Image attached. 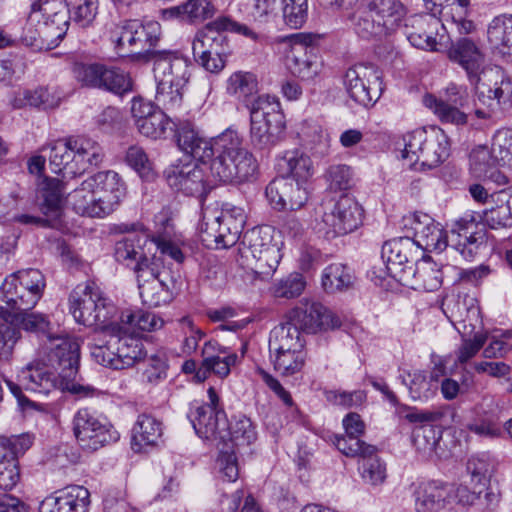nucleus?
I'll list each match as a JSON object with an SVG mask.
<instances>
[{"mask_svg":"<svg viewBox=\"0 0 512 512\" xmlns=\"http://www.w3.org/2000/svg\"><path fill=\"white\" fill-rule=\"evenodd\" d=\"M210 176L219 183H241L254 175L257 164L237 131L227 129L214 138V156L208 161Z\"/></svg>","mask_w":512,"mask_h":512,"instance_id":"nucleus-1","label":"nucleus"},{"mask_svg":"<svg viewBox=\"0 0 512 512\" xmlns=\"http://www.w3.org/2000/svg\"><path fill=\"white\" fill-rule=\"evenodd\" d=\"M48 151L51 171L63 178L82 175L91 167L99 166L105 157L101 145L87 136H71L50 143Z\"/></svg>","mask_w":512,"mask_h":512,"instance_id":"nucleus-2","label":"nucleus"},{"mask_svg":"<svg viewBox=\"0 0 512 512\" xmlns=\"http://www.w3.org/2000/svg\"><path fill=\"white\" fill-rule=\"evenodd\" d=\"M238 253V262L243 268L261 279L270 277L280 261V250L273 242L272 227L257 226L245 232Z\"/></svg>","mask_w":512,"mask_h":512,"instance_id":"nucleus-3","label":"nucleus"},{"mask_svg":"<svg viewBox=\"0 0 512 512\" xmlns=\"http://www.w3.org/2000/svg\"><path fill=\"white\" fill-rule=\"evenodd\" d=\"M250 138L254 148L268 152L284 137L285 117L275 97L261 95L248 105Z\"/></svg>","mask_w":512,"mask_h":512,"instance_id":"nucleus-4","label":"nucleus"},{"mask_svg":"<svg viewBox=\"0 0 512 512\" xmlns=\"http://www.w3.org/2000/svg\"><path fill=\"white\" fill-rule=\"evenodd\" d=\"M69 303L70 312L79 324L104 329L114 323L111 320L116 315V306L93 282L77 285L69 296Z\"/></svg>","mask_w":512,"mask_h":512,"instance_id":"nucleus-5","label":"nucleus"},{"mask_svg":"<svg viewBox=\"0 0 512 512\" xmlns=\"http://www.w3.org/2000/svg\"><path fill=\"white\" fill-rule=\"evenodd\" d=\"M448 156V137L442 129L436 127L408 134L402 151V158L409 161L411 167L420 164L422 168L428 169L439 166Z\"/></svg>","mask_w":512,"mask_h":512,"instance_id":"nucleus-6","label":"nucleus"},{"mask_svg":"<svg viewBox=\"0 0 512 512\" xmlns=\"http://www.w3.org/2000/svg\"><path fill=\"white\" fill-rule=\"evenodd\" d=\"M320 209L322 229L327 237L343 236L355 231L364 217L362 206L348 194H342L338 199H324Z\"/></svg>","mask_w":512,"mask_h":512,"instance_id":"nucleus-7","label":"nucleus"},{"mask_svg":"<svg viewBox=\"0 0 512 512\" xmlns=\"http://www.w3.org/2000/svg\"><path fill=\"white\" fill-rule=\"evenodd\" d=\"M225 31L242 34L251 39L257 38L256 33L247 25L240 24L228 16H220L195 35L192 43L193 57L230 53L228 39L223 34Z\"/></svg>","mask_w":512,"mask_h":512,"instance_id":"nucleus-8","label":"nucleus"},{"mask_svg":"<svg viewBox=\"0 0 512 512\" xmlns=\"http://www.w3.org/2000/svg\"><path fill=\"white\" fill-rule=\"evenodd\" d=\"M72 425L77 443L87 451H96L119 439V433L111 423L88 409L77 411Z\"/></svg>","mask_w":512,"mask_h":512,"instance_id":"nucleus-9","label":"nucleus"},{"mask_svg":"<svg viewBox=\"0 0 512 512\" xmlns=\"http://www.w3.org/2000/svg\"><path fill=\"white\" fill-rule=\"evenodd\" d=\"M344 85L349 97L364 107L373 106L383 91L381 72L370 64L350 67L344 75Z\"/></svg>","mask_w":512,"mask_h":512,"instance_id":"nucleus-10","label":"nucleus"},{"mask_svg":"<svg viewBox=\"0 0 512 512\" xmlns=\"http://www.w3.org/2000/svg\"><path fill=\"white\" fill-rule=\"evenodd\" d=\"M418 256L419 250L410 237L386 241L381 250L387 273L403 286L411 284L412 269L418 261Z\"/></svg>","mask_w":512,"mask_h":512,"instance_id":"nucleus-11","label":"nucleus"},{"mask_svg":"<svg viewBox=\"0 0 512 512\" xmlns=\"http://www.w3.org/2000/svg\"><path fill=\"white\" fill-rule=\"evenodd\" d=\"M209 403L190 409L188 418L193 425L196 434L206 440H224L223 433L228 425L226 414L220 407L219 396L214 389H208Z\"/></svg>","mask_w":512,"mask_h":512,"instance_id":"nucleus-12","label":"nucleus"},{"mask_svg":"<svg viewBox=\"0 0 512 512\" xmlns=\"http://www.w3.org/2000/svg\"><path fill=\"white\" fill-rule=\"evenodd\" d=\"M289 320L302 332L316 334L341 327L338 315L318 301L302 299L289 312Z\"/></svg>","mask_w":512,"mask_h":512,"instance_id":"nucleus-13","label":"nucleus"},{"mask_svg":"<svg viewBox=\"0 0 512 512\" xmlns=\"http://www.w3.org/2000/svg\"><path fill=\"white\" fill-rule=\"evenodd\" d=\"M156 82L184 88L191 77V62L177 52L161 50L151 52Z\"/></svg>","mask_w":512,"mask_h":512,"instance_id":"nucleus-14","label":"nucleus"},{"mask_svg":"<svg viewBox=\"0 0 512 512\" xmlns=\"http://www.w3.org/2000/svg\"><path fill=\"white\" fill-rule=\"evenodd\" d=\"M305 185L289 177L280 176L267 185L265 195L276 210H298L308 201Z\"/></svg>","mask_w":512,"mask_h":512,"instance_id":"nucleus-15","label":"nucleus"},{"mask_svg":"<svg viewBox=\"0 0 512 512\" xmlns=\"http://www.w3.org/2000/svg\"><path fill=\"white\" fill-rule=\"evenodd\" d=\"M37 12L42 16L43 34L51 36L58 44L67 33L70 24V9L65 0H38L31 6L32 18Z\"/></svg>","mask_w":512,"mask_h":512,"instance_id":"nucleus-16","label":"nucleus"},{"mask_svg":"<svg viewBox=\"0 0 512 512\" xmlns=\"http://www.w3.org/2000/svg\"><path fill=\"white\" fill-rule=\"evenodd\" d=\"M165 174L168 185L187 196H203L210 188L204 169L195 163L172 166Z\"/></svg>","mask_w":512,"mask_h":512,"instance_id":"nucleus-17","label":"nucleus"},{"mask_svg":"<svg viewBox=\"0 0 512 512\" xmlns=\"http://www.w3.org/2000/svg\"><path fill=\"white\" fill-rule=\"evenodd\" d=\"M105 216L119 206L126 194L125 184L115 171H101L88 178Z\"/></svg>","mask_w":512,"mask_h":512,"instance_id":"nucleus-18","label":"nucleus"},{"mask_svg":"<svg viewBox=\"0 0 512 512\" xmlns=\"http://www.w3.org/2000/svg\"><path fill=\"white\" fill-rule=\"evenodd\" d=\"M52 342L49 361L59 369L58 376L62 379H74L78 373L80 345L73 337L50 338Z\"/></svg>","mask_w":512,"mask_h":512,"instance_id":"nucleus-19","label":"nucleus"},{"mask_svg":"<svg viewBox=\"0 0 512 512\" xmlns=\"http://www.w3.org/2000/svg\"><path fill=\"white\" fill-rule=\"evenodd\" d=\"M106 332L114 333L111 344H117L116 369H124L144 360L146 352L141 339L121 326L119 323H111L106 327Z\"/></svg>","mask_w":512,"mask_h":512,"instance_id":"nucleus-20","label":"nucleus"},{"mask_svg":"<svg viewBox=\"0 0 512 512\" xmlns=\"http://www.w3.org/2000/svg\"><path fill=\"white\" fill-rule=\"evenodd\" d=\"M447 53L451 61L466 71L470 83L477 88L484 64V54L478 45L471 38L463 37L452 42Z\"/></svg>","mask_w":512,"mask_h":512,"instance_id":"nucleus-21","label":"nucleus"},{"mask_svg":"<svg viewBox=\"0 0 512 512\" xmlns=\"http://www.w3.org/2000/svg\"><path fill=\"white\" fill-rule=\"evenodd\" d=\"M90 493L78 485L68 486L46 497L40 504V512H87Z\"/></svg>","mask_w":512,"mask_h":512,"instance_id":"nucleus-22","label":"nucleus"},{"mask_svg":"<svg viewBox=\"0 0 512 512\" xmlns=\"http://www.w3.org/2000/svg\"><path fill=\"white\" fill-rule=\"evenodd\" d=\"M176 140L184 153L201 162L203 166H207L208 161L214 156V138L208 140L200 136L190 122L176 125Z\"/></svg>","mask_w":512,"mask_h":512,"instance_id":"nucleus-23","label":"nucleus"},{"mask_svg":"<svg viewBox=\"0 0 512 512\" xmlns=\"http://www.w3.org/2000/svg\"><path fill=\"white\" fill-rule=\"evenodd\" d=\"M15 279L6 277L0 286V318L9 319L18 311H30L37 304V296L22 292Z\"/></svg>","mask_w":512,"mask_h":512,"instance_id":"nucleus-24","label":"nucleus"},{"mask_svg":"<svg viewBox=\"0 0 512 512\" xmlns=\"http://www.w3.org/2000/svg\"><path fill=\"white\" fill-rule=\"evenodd\" d=\"M412 229L415 246L425 251H442L446 248V235L438 223L427 214L414 215L412 218Z\"/></svg>","mask_w":512,"mask_h":512,"instance_id":"nucleus-25","label":"nucleus"},{"mask_svg":"<svg viewBox=\"0 0 512 512\" xmlns=\"http://www.w3.org/2000/svg\"><path fill=\"white\" fill-rule=\"evenodd\" d=\"M453 484L431 481L419 487L416 492L418 512H439L452 505Z\"/></svg>","mask_w":512,"mask_h":512,"instance_id":"nucleus-26","label":"nucleus"},{"mask_svg":"<svg viewBox=\"0 0 512 512\" xmlns=\"http://www.w3.org/2000/svg\"><path fill=\"white\" fill-rule=\"evenodd\" d=\"M17 380L25 390L44 395L54 391L58 385V376L40 362H33L22 368Z\"/></svg>","mask_w":512,"mask_h":512,"instance_id":"nucleus-27","label":"nucleus"},{"mask_svg":"<svg viewBox=\"0 0 512 512\" xmlns=\"http://www.w3.org/2000/svg\"><path fill=\"white\" fill-rule=\"evenodd\" d=\"M140 296L145 305L159 307L168 304L173 298L175 280L169 272L162 269L160 277H150L138 285Z\"/></svg>","mask_w":512,"mask_h":512,"instance_id":"nucleus-28","label":"nucleus"},{"mask_svg":"<svg viewBox=\"0 0 512 512\" xmlns=\"http://www.w3.org/2000/svg\"><path fill=\"white\" fill-rule=\"evenodd\" d=\"M315 48L305 43H294L287 56V65L292 74L302 80L313 79L320 71L321 64Z\"/></svg>","mask_w":512,"mask_h":512,"instance_id":"nucleus-29","label":"nucleus"},{"mask_svg":"<svg viewBox=\"0 0 512 512\" xmlns=\"http://www.w3.org/2000/svg\"><path fill=\"white\" fill-rule=\"evenodd\" d=\"M487 39L494 52L512 62V15L494 17L488 25Z\"/></svg>","mask_w":512,"mask_h":512,"instance_id":"nucleus-30","label":"nucleus"},{"mask_svg":"<svg viewBox=\"0 0 512 512\" xmlns=\"http://www.w3.org/2000/svg\"><path fill=\"white\" fill-rule=\"evenodd\" d=\"M66 199L72 209L81 216L105 217L89 179L83 181L80 187L69 193Z\"/></svg>","mask_w":512,"mask_h":512,"instance_id":"nucleus-31","label":"nucleus"},{"mask_svg":"<svg viewBox=\"0 0 512 512\" xmlns=\"http://www.w3.org/2000/svg\"><path fill=\"white\" fill-rule=\"evenodd\" d=\"M163 434L162 423L149 414H141L133 428L132 447L140 452L146 446H156Z\"/></svg>","mask_w":512,"mask_h":512,"instance_id":"nucleus-32","label":"nucleus"},{"mask_svg":"<svg viewBox=\"0 0 512 512\" xmlns=\"http://www.w3.org/2000/svg\"><path fill=\"white\" fill-rule=\"evenodd\" d=\"M411 284L406 285L413 289L435 291L442 284V272L439 265L429 256H424L416 262L412 269Z\"/></svg>","mask_w":512,"mask_h":512,"instance_id":"nucleus-33","label":"nucleus"},{"mask_svg":"<svg viewBox=\"0 0 512 512\" xmlns=\"http://www.w3.org/2000/svg\"><path fill=\"white\" fill-rule=\"evenodd\" d=\"M368 12L374 13L393 32L401 25L407 8L401 0H367Z\"/></svg>","mask_w":512,"mask_h":512,"instance_id":"nucleus-34","label":"nucleus"},{"mask_svg":"<svg viewBox=\"0 0 512 512\" xmlns=\"http://www.w3.org/2000/svg\"><path fill=\"white\" fill-rule=\"evenodd\" d=\"M41 211L46 217L53 221L58 220L62 214V203L64 196V185L60 179L45 178L41 188Z\"/></svg>","mask_w":512,"mask_h":512,"instance_id":"nucleus-35","label":"nucleus"},{"mask_svg":"<svg viewBox=\"0 0 512 512\" xmlns=\"http://www.w3.org/2000/svg\"><path fill=\"white\" fill-rule=\"evenodd\" d=\"M303 348L301 330L292 321L289 320L288 323L275 328L272 332L269 341L271 354L273 352L304 351Z\"/></svg>","mask_w":512,"mask_h":512,"instance_id":"nucleus-36","label":"nucleus"},{"mask_svg":"<svg viewBox=\"0 0 512 512\" xmlns=\"http://www.w3.org/2000/svg\"><path fill=\"white\" fill-rule=\"evenodd\" d=\"M135 53L145 52L151 61V52H157L154 47L161 37V26L157 21H140L133 19Z\"/></svg>","mask_w":512,"mask_h":512,"instance_id":"nucleus-37","label":"nucleus"},{"mask_svg":"<svg viewBox=\"0 0 512 512\" xmlns=\"http://www.w3.org/2000/svg\"><path fill=\"white\" fill-rule=\"evenodd\" d=\"M351 20L355 33L365 40L380 39L393 32L379 18H376L374 13L368 12L366 7L363 11L354 13Z\"/></svg>","mask_w":512,"mask_h":512,"instance_id":"nucleus-38","label":"nucleus"},{"mask_svg":"<svg viewBox=\"0 0 512 512\" xmlns=\"http://www.w3.org/2000/svg\"><path fill=\"white\" fill-rule=\"evenodd\" d=\"M220 446L235 450V447L248 446L256 440L257 434L251 420L242 415L229 426V432L223 434Z\"/></svg>","mask_w":512,"mask_h":512,"instance_id":"nucleus-39","label":"nucleus"},{"mask_svg":"<svg viewBox=\"0 0 512 512\" xmlns=\"http://www.w3.org/2000/svg\"><path fill=\"white\" fill-rule=\"evenodd\" d=\"M118 323L138 336V331L151 332L160 329L164 321L152 312L126 310L121 313Z\"/></svg>","mask_w":512,"mask_h":512,"instance_id":"nucleus-40","label":"nucleus"},{"mask_svg":"<svg viewBox=\"0 0 512 512\" xmlns=\"http://www.w3.org/2000/svg\"><path fill=\"white\" fill-rule=\"evenodd\" d=\"M354 275L352 270L342 263H332L322 274V287L327 293L342 292L352 287Z\"/></svg>","mask_w":512,"mask_h":512,"instance_id":"nucleus-41","label":"nucleus"},{"mask_svg":"<svg viewBox=\"0 0 512 512\" xmlns=\"http://www.w3.org/2000/svg\"><path fill=\"white\" fill-rule=\"evenodd\" d=\"M108 34L118 56L127 57L135 54L133 19L122 20L113 24L109 28Z\"/></svg>","mask_w":512,"mask_h":512,"instance_id":"nucleus-42","label":"nucleus"},{"mask_svg":"<svg viewBox=\"0 0 512 512\" xmlns=\"http://www.w3.org/2000/svg\"><path fill=\"white\" fill-rule=\"evenodd\" d=\"M236 215L230 212H222L218 216V238L220 248H228L236 244L241 234L244 217L240 209H234Z\"/></svg>","mask_w":512,"mask_h":512,"instance_id":"nucleus-43","label":"nucleus"},{"mask_svg":"<svg viewBox=\"0 0 512 512\" xmlns=\"http://www.w3.org/2000/svg\"><path fill=\"white\" fill-rule=\"evenodd\" d=\"M107 326L96 334L94 343L90 346V352L93 359L100 365L116 369L117 344H111L114 333L106 332Z\"/></svg>","mask_w":512,"mask_h":512,"instance_id":"nucleus-44","label":"nucleus"},{"mask_svg":"<svg viewBox=\"0 0 512 512\" xmlns=\"http://www.w3.org/2000/svg\"><path fill=\"white\" fill-rule=\"evenodd\" d=\"M287 175L290 179L306 184L314 169L310 157L300 150L287 151L283 157Z\"/></svg>","mask_w":512,"mask_h":512,"instance_id":"nucleus-45","label":"nucleus"},{"mask_svg":"<svg viewBox=\"0 0 512 512\" xmlns=\"http://www.w3.org/2000/svg\"><path fill=\"white\" fill-rule=\"evenodd\" d=\"M109 66L101 63H75L73 74L82 86L103 90Z\"/></svg>","mask_w":512,"mask_h":512,"instance_id":"nucleus-46","label":"nucleus"},{"mask_svg":"<svg viewBox=\"0 0 512 512\" xmlns=\"http://www.w3.org/2000/svg\"><path fill=\"white\" fill-rule=\"evenodd\" d=\"M170 11L184 21L196 23L212 17L215 14V7L209 0H188Z\"/></svg>","mask_w":512,"mask_h":512,"instance_id":"nucleus-47","label":"nucleus"},{"mask_svg":"<svg viewBox=\"0 0 512 512\" xmlns=\"http://www.w3.org/2000/svg\"><path fill=\"white\" fill-rule=\"evenodd\" d=\"M147 238L145 235L131 234L116 242L115 258L127 266L133 264L144 252L143 248Z\"/></svg>","mask_w":512,"mask_h":512,"instance_id":"nucleus-48","label":"nucleus"},{"mask_svg":"<svg viewBox=\"0 0 512 512\" xmlns=\"http://www.w3.org/2000/svg\"><path fill=\"white\" fill-rule=\"evenodd\" d=\"M424 103L442 123L456 126L467 124L468 114L464 112V108L448 106L442 100H437V97L433 95H426Z\"/></svg>","mask_w":512,"mask_h":512,"instance_id":"nucleus-49","label":"nucleus"},{"mask_svg":"<svg viewBox=\"0 0 512 512\" xmlns=\"http://www.w3.org/2000/svg\"><path fill=\"white\" fill-rule=\"evenodd\" d=\"M136 127L142 135L157 139L164 136L168 129L173 130L176 123L166 112L159 109L145 120H140Z\"/></svg>","mask_w":512,"mask_h":512,"instance_id":"nucleus-50","label":"nucleus"},{"mask_svg":"<svg viewBox=\"0 0 512 512\" xmlns=\"http://www.w3.org/2000/svg\"><path fill=\"white\" fill-rule=\"evenodd\" d=\"M168 369L169 365L166 357L152 355L143 361L141 381L146 385L155 387L166 380Z\"/></svg>","mask_w":512,"mask_h":512,"instance_id":"nucleus-51","label":"nucleus"},{"mask_svg":"<svg viewBox=\"0 0 512 512\" xmlns=\"http://www.w3.org/2000/svg\"><path fill=\"white\" fill-rule=\"evenodd\" d=\"M469 0H447V2H439L435 6H428L427 10L433 17L440 20L451 19L455 21H463L469 12Z\"/></svg>","mask_w":512,"mask_h":512,"instance_id":"nucleus-52","label":"nucleus"},{"mask_svg":"<svg viewBox=\"0 0 512 512\" xmlns=\"http://www.w3.org/2000/svg\"><path fill=\"white\" fill-rule=\"evenodd\" d=\"M157 83L155 101L157 107L167 113H175L181 109L183 103V89L170 86L166 83Z\"/></svg>","mask_w":512,"mask_h":512,"instance_id":"nucleus-53","label":"nucleus"},{"mask_svg":"<svg viewBox=\"0 0 512 512\" xmlns=\"http://www.w3.org/2000/svg\"><path fill=\"white\" fill-rule=\"evenodd\" d=\"M7 321L18 330L21 328L33 333H46L50 325L44 314L29 311H18L16 314H12Z\"/></svg>","mask_w":512,"mask_h":512,"instance_id":"nucleus-54","label":"nucleus"},{"mask_svg":"<svg viewBox=\"0 0 512 512\" xmlns=\"http://www.w3.org/2000/svg\"><path fill=\"white\" fill-rule=\"evenodd\" d=\"M403 384L408 387L410 396L414 400L428 399L437 390V385L430 381L423 371H414L408 373L407 377L402 378Z\"/></svg>","mask_w":512,"mask_h":512,"instance_id":"nucleus-55","label":"nucleus"},{"mask_svg":"<svg viewBox=\"0 0 512 512\" xmlns=\"http://www.w3.org/2000/svg\"><path fill=\"white\" fill-rule=\"evenodd\" d=\"M305 360V351L274 352V369L282 376H292L302 370Z\"/></svg>","mask_w":512,"mask_h":512,"instance_id":"nucleus-56","label":"nucleus"},{"mask_svg":"<svg viewBox=\"0 0 512 512\" xmlns=\"http://www.w3.org/2000/svg\"><path fill=\"white\" fill-rule=\"evenodd\" d=\"M70 9V20L82 28L92 24L98 13L97 0H71L66 2Z\"/></svg>","mask_w":512,"mask_h":512,"instance_id":"nucleus-57","label":"nucleus"},{"mask_svg":"<svg viewBox=\"0 0 512 512\" xmlns=\"http://www.w3.org/2000/svg\"><path fill=\"white\" fill-rule=\"evenodd\" d=\"M15 279L22 292H28L37 296V302L41 298L45 288V278L37 269L20 270L10 275Z\"/></svg>","mask_w":512,"mask_h":512,"instance_id":"nucleus-58","label":"nucleus"},{"mask_svg":"<svg viewBox=\"0 0 512 512\" xmlns=\"http://www.w3.org/2000/svg\"><path fill=\"white\" fill-rule=\"evenodd\" d=\"M335 445L347 457H360L362 459L373 456L377 452L375 446L366 444L359 439V436H337Z\"/></svg>","mask_w":512,"mask_h":512,"instance_id":"nucleus-59","label":"nucleus"},{"mask_svg":"<svg viewBox=\"0 0 512 512\" xmlns=\"http://www.w3.org/2000/svg\"><path fill=\"white\" fill-rule=\"evenodd\" d=\"M257 79L253 73L237 71L227 81V91L238 97H249L257 91Z\"/></svg>","mask_w":512,"mask_h":512,"instance_id":"nucleus-60","label":"nucleus"},{"mask_svg":"<svg viewBox=\"0 0 512 512\" xmlns=\"http://www.w3.org/2000/svg\"><path fill=\"white\" fill-rule=\"evenodd\" d=\"M283 18L287 26L298 29L306 22L307 0H282Z\"/></svg>","mask_w":512,"mask_h":512,"instance_id":"nucleus-61","label":"nucleus"},{"mask_svg":"<svg viewBox=\"0 0 512 512\" xmlns=\"http://www.w3.org/2000/svg\"><path fill=\"white\" fill-rule=\"evenodd\" d=\"M500 163L492 149L487 146H478L470 153V167L477 177L485 175L489 169Z\"/></svg>","mask_w":512,"mask_h":512,"instance_id":"nucleus-62","label":"nucleus"},{"mask_svg":"<svg viewBox=\"0 0 512 512\" xmlns=\"http://www.w3.org/2000/svg\"><path fill=\"white\" fill-rule=\"evenodd\" d=\"M359 469L361 470L362 479L371 485L382 484L386 479L385 464L376 453L373 456L362 458Z\"/></svg>","mask_w":512,"mask_h":512,"instance_id":"nucleus-63","label":"nucleus"},{"mask_svg":"<svg viewBox=\"0 0 512 512\" xmlns=\"http://www.w3.org/2000/svg\"><path fill=\"white\" fill-rule=\"evenodd\" d=\"M305 286L306 282L301 274L291 273L274 285L273 294L277 298L292 299L300 296Z\"/></svg>","mask_w":512,"mask_h":512,"instance_id":"nucleus-64","label":"nucleus"}]
</instances>
